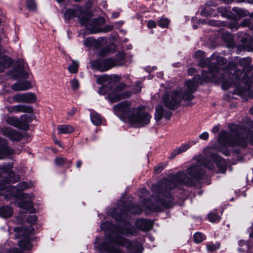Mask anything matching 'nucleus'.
I'll return each instance as SVG.
<instances>
[{
    "label": "nucleus",
    "instance_id": "f257e3e1",
    "mask_svg": "<svg viewBox=\"0 0 253 253\" xmlns=\"http://www.w3.org/2000/svg\"><path fill=\"white\" fill-rule=\"evenodd\" d=\"M204 157L198 158L196 164L191 165L187 169L186 175L183 171H180L171 176L169 179L165 183V189L159 193L158 203L164 208H169L173 205V198L169 190L180 185L192 186L196 182L205 177V170L203 167L210 170L214 168L213 162L216 164L218 171L224 173L227 169L226 161L215 154L213 148H207L204 150Z\"/></svg>",
    "mask_w": 253,
    "mask_h": 253
},
{
    "label": "nucleus",
    "instance_id": "f03ea898",
    "mask_svg": "<svg viewBox=\"0 0 253 253\" xmlns=\"http://www.w3.org/2000/svg\"><path fill=\"white\" fill-rule=\"evenodd\" d=\"M100 228L105 231H110V234L106 237V242L103 245L101 249L107 253H124L115 247L116 245L126 247L130 253H140L142 251V247L140 243L136 241L130 242L120 235V234H132L130 225H126V229H117L111 223L106 222L101 224Z\"/></svg>",
    "mask_w": 253,
    "mask_h": 253
},
{
    "label": "nucleus",
    "instance_id": "7ed1b4c3",
    "mask_svg": "<svg viewBox=\"0 0 253 253\" xmlns=\"http://www.w3.org/2000/svg\"><path fill=\"white\" fill-rule=\"evenodd\" d=\"M12 165L4 164L0 167L3 176H0V195H2L6 199L9 200L12 197L18 198L22 197V191L25 190L30 187V184L26 181L19 182L16 187H12L11 183H14L19 177L14 176V172L11 170Z\"/></svg>",
    "mask_w": 253,
    "mask_h": 253
},
{
    "label": "nucleus",
    "instance_id": "20e7f679",
    "mask_svg": "<svg viewBox=\"0 0 253 253\" xmlns=\"http://www.w3.org/2000/svg\"><path fill=\"white\" fill-rule=\"evenodd\" d=\"M220 69L216 66H210L209 72L202 71V76L199 75H195L192 81H187L185 82L184 87L188 94L193 93L197 89L198 84L205 82L215 81L219 79Z\"/></svg>",
    "mask_w": 253,
    "mask_h": 253
},
{
    "label": "nucleus",
    "instance_id": "39448f33",
    "mask_svg": "<svg viewBox=\"0 0 253 253\" xmlns=\"http://www.w3.org/2000/svg\"><path fill=\"white\" fill-rule=\"evenodd\" d=\"M151 119V115L144 110V107L139 106L135 108L128 121L134 127H140L149 124Z\"/></svg>",
    "mask_w": 253,
    "mask_h": 253
},
{
    "label": "nucleus",
    "instance_id": "423d86ee",
    "mask_svg": "<svg viewBox=\"0 0 253 253\" xmlns=\"http://www.w3.org/2000/svg\"><path fill=\"white\" fill-rule=\"evenodd\" d=\"M15 232V237L16 239H21L18 244L20 248L25 250L31 249L32 245L30 242L29 236L34 232V228L29 226L26 228L24 226L16 227L13 229Z\"/></svg>",
    "mask_w": 253,
    "mask_h": 253
},
{
    "label": "nucleus",
    "instance_id": "0eeeda50",
    "mask_svg": "<svg viewBox=\"0 0 253 253\" xmlns=\"http://www.w3.org/2000/svg\"><path fill=\"white\" fill-rule=\"evenodd\" d=\"M135 108L132 106L130 101H124L114 105L113 109L116 115L129 121Z\"/></svg>",
    "mask_w": 253,
    "mask_h": 253
},
{
    "label": "nucleus",
    "instance_id": "6e6552de",
    "mask_svg": "<svg viewBox=\"0 0 253 253\" xmlns=\"http://www.w3.org/2000/svg\"><path fill=\"white\" fill-rule=\"evenodd\" d=\"M111 62L110 58L103 60H94L91 62V67L102 72L106 71L113 67Z\"/></svg>",
    "mask_w": 253,
    "mask_h": 253
},
{
    "label": "nucleus",
    "instance_id": "1a4fd4ad",
    "mask_svg": "<svg viewBox=\"0 0 253 253\" xmlns=\"http://www.w3.org/2000/svg\"><path fill=\"white\" fill-rule=\"evenodd\" d=\"M0 37V72H3L5 69L9 68L12 64V60L9 56L5 55H2V53H5L3 43L1 42Z\"/></svg>",
    "mask_w": 253,
    "mask_h": 253
},
{
    "label": "nucleus",
    "instance_id": "9d476101",
    "mask_svg": "<svg viewBox=\"0 0 253 253\" xmlns=\"http://www.w3.org/2000/svg\"><path fill=\"white\" fill-rule=\"evenodd\" d=\"M181 96H164L163 103L166 108L169 110H175L180 105Z\"/></svg>",
    "mask_w": 253,
    "mask_h": 253
},
{
    "label": "nucleus",
    "instance_id": "9b49d317",
    "mask_svg": "<svg viewBox=\"0 0 253 253\" xmlns=\"http://www.w3.org/2000/svg\"><path fill=\"white\" fill-rule=\"evenodd\" d=\"M0 131L5 136L8 137L12 141H19L23 136L21 133L17 130L9 127L2 128Z\"/></svg>",
    "mask_w": 253,
    "mask_h": 253
},
{
    "label": "nucleus",
    "instance_id": "f8f14e48",
    "mask_svg": "<svg viewBox=\"0 0 253 253\" xmlns=\"http://www.w3.org/2000/svg\"><path fill=\"white\" fill-rule=\"evenodd\" d=\"M198 142V139L196 138L194 140H190L187 143L182 144L180 146L173 151L169 156V158L172 159L176 155L186 151L188 149L190 148V147L196 144Z\"/></svg>",
    "mask_w": 253,
    "mask_h": 253
},
{
    "label": "nucleus",
    "instance_id": "ddd939ff",
    "mask_svg": "<svg viewBox=\"0 0 253 253\" xmlns=\"http://www.w3.org/2000/svg\"><path fill=\"white\" fill-rule=\"evenodd\" d=\"M20 198L22 199V201L18 204L20 208L25 209L31 212L35 211L33 209V204L31 201L32 196L31 195L24 194Z\"/></svg>",
    "mask_w": 253,
    "mask_h": 253
},
{
    "label": "nucleus",
    "instance_id": "4468645a",
    "mask_svg": "<svg viewBox=\"0 0 253 253\" xmlns=\"http://www.w3.org/2000/svg\"><path fill=\"white\" fill-rule=\"evenodd\" d=\"M130 86L128 82L127 83H120L117 84L113 88L111 89L110 92L108 95L114 94V95H125V93L128 90ZM126 95H128L126 94Z\"/></svg>",
    "mask_w": 253,
    "mask_h": 253
},
{
    "label": "nucleus",
    "instance_id": "2eb2a0df",
    "mask_svg": "<svg viewBox=\"0 0 253 253\" xmlns=\"http://www.w3.org/2000/svg\"><path fill=\"white\" fill-rule=\"evenodd\" d=\"M7 141L0 137V159H4L12 154L13 150L7 145Z\"/></svg>",
    "mask_w": 253,
    "mask_h": 253
},
{
    "label": "nucleus",
    "instance_id": "dca6fc26",
    "mask_svg": "<svg viewBox=\"0 0 253 253\" xmlns=\"http://www.w3.org/2000/svg\"><path fill=\"white\" fill-rule=\"evenodd\" d=\"M171 113L169 111L164 109L161 104H159L156 107L155 113V119L157 121H160L162 118L169 119L171 116Z\"/></svg>",
    "mask_w": 253,
    "mask_h": 253
},
{
    "label": "nucleus",
    "instance_id": "f3484780",
    "mask_svg": "<svg viewBox=\"0 0 253 253\" xmlns=\"http://www.w3.org/2000/svg\"><path fill=\"white\" fill-rule=\"evenodd\" d=\"M242 72L241 70L236 71L235 72V74L233 75V78H235L234 81L233 83H230L229 82H225L223 81V76L221 77V81L222 82V88L223 89L226 90L228 89L230 87L232 86V84H237L241 82L244 83V80L243 78H242L241 80L240 77L239 76V75H242Z\"/></svg>",
    "mask_w": 253,
    "mask_h": 253
},
{
    "label": "nucleus",
    "instance_id": "a211bd4d",
    "mask_svg": "<svg viewBox=\"0 0 253 253\" xmlns=\"http://www.w3.org/2000/svg\"><path fill=\"white\" fill-rule=\"evenodd\" d=\"M110 58L113 67L123 66L126 62V54L124 51L119 52L114 58Z\"/></svg>",
    "mask_w": 253,
    "mask_h": 253
},
{
    "label": "nucleus",
    "instance_id": "6ab92c4d",
    "mask_svg": "<svg viewBox=\"0 0 253 253\" xmlns=\"http://www.w3.org/2000/svg\"><path fill=\"white\" fill-rule=\"evenodd\" d=\"M135 225L140 230L147 231L150 230L152 226V223L148 220L140 219L136 221Z\"/></svg>",
    "mask_w": 253,
    "mask_h": 253
},
{
    "label": "nucleus",
    "instance_id": "aec40b11",
    "mask_svg": "<svg viewBox=\"0 0 253 253\" xmlns=\"http://www.w3.org/2000/svg\"><path fill=\"white\" fill-rule=\"evenodd\" d=\"M5 121L9 125L18 128H24V123L18 118L7 117L5 118Z\"/></svg>",
    "mask_w": 253,
    "mask_h": 253
},
{
    "label": "nucleus",
    "instance_id": "412c9836",
    "mask_svg": "<svg viewBox=\"0 0 253 253\" xmlns=\"http://www.w3.org/2000/svg\"><path fill=\"white\" fill-rule=\"evenodd\" d=\"M31 86L30 84L28 81L18 82L11 86L12 90L14 91L25 90Z\"/></svg>",
    "mask_w": 253,
    "mask_h": 253
},
{
    "label": "nucleus",
    "instance_id": "4be33fe9",
    "mask_svg": "<svg viewBox=\"0 0 253 253\" xmlns=\"http://www.w3.org/2000/svg\"><path fill=\"white\" fill-rule=\"evenodd\" d=\"M84 44L86 47H93L95 48H99L102 46L101 42L92 37L86 38L84 41Z\"/></svg>",
    "mask_w": 253,
    "mask_h": 253
},
{
    "label": "nucleus",
    "instance_id": "5701e85b",
    "mask_svg": "<svg viewBox=\"0 0 253 253\" xmlns=\"http://www.w3.org/2000/svg\"><path fill=\"white\" fill-rule=\"evenodd\" d=\"M13 101L15 102H32L36 100V96H13Z\"/></svg>",
    "mask_w": 253,
    "mask_h": 253
},
{
    "label": "nucleus",
    "instance_id": "b1692460",
    "mask_svg": "<svg viewBox=\"0 0 253 253\" xmlns=\"http://www.w3.org/2000/svg\"><path fill=\"white\" fill-rule=\"evenodd\" d=\"M234 62L236 64L240 65L243 69H245L250 66L252 62V59L250 57L240 59L238 57H235Z\"/></svg>",
    "mask_w": 253,
    "mask_h": 253
},
{
    "label": "nucleus",
    "instance_id": "393cba45",
    "mask_svg": "<svg viewBox=\"0 0 253 253\" xmlns=\"http://www.w3.org/2000/svg\"><path fill=\"white\" fill-rule=\"evenodd\" d=\"M90 117L91 121L93 125L95 126H99L101 125L102 118L97 113L93 111H91Z\"/></svg>",
    "mask_w": 253,
    "mask_h": 253
},
{
    "label": "nucleus",
    "instance_id": "a878e982",
    "mask_svg": "<svg viewBox=\"0 0 253 253\" xmlns=\"http://www.w3.org/2000/svg\"><path fill=\"white\" fill-rule=\"evenodd\" d=\"M11 111L14 112L15 113H31L32 112V109L29 106L18 105L12 106L11 108Z\"/></svg>",
    "mask_w": 253,
    "mask_h": 253
},
{
    "label": "nucleus",
    "instance_id": "bb28decb",
    "mask_svg": "<svg viewBox=\"0 0 253 253\" xmlns=\"http://www.w3.org/2000/svg\"><path fill=\"white\" fill-rule=\"evenodd\" d=\"M13 213V210L9 206H2L0 208V216L3 218L10 217Z\"/></svg>",
    "mask_w": 253,
    "mask_h": 253
},
{
    "label": "nucleus",
    "instance_id": "cd10ccee",
    "mask_svg": "<svg viewBox=\"0 0 253 253\" xmlns=\"http://www.w3.org/2000/svg\"><path fill=\"white\" fill-rule=\"evenodd\" d=\"M58 130L60 133L68 134L73 132L74 129L73 127L70 125H60L57 127Z\"/></svg>",
    "mask_w": 253,
    "mask_h": 253
},
{
    "label": "nucleus",
    "instance_id": "c85d7f7f",
    "mask_svg": "<svg viewBox=\"0 0 253 253\" xmlns=\"http://www.w3.org/2000/svg\"><path fill=\"white\" fill-rule=\"evenodd\" d=\"M19 65L20 66V69L18 73V77L26 79L28 77V73L24 70V61L22 59L18 61Z\"/></svg>",
    "mask_w": 253,
    "mask_h": 253
},
{
    "label": "nucleus",
    "instance_id": "c756f323",
    "mask_svg": "<svg viewBox=\"0 0 253 253\" xmlns=\"http://www.w3.org/2000/svg\"><path fill=\"white\" fill-rule=\"evenodd\" d=\"M180 98V104L182 106H189L191 103V101L193 99V96H181Z\"/></svg>",
    "mask_w": 253,
    "mask_h": 253
},
{
    "label": "nucleus",
    "instance_id": "7c9ffc66",
    "mask_svg": "<svg viewBox=\"0 0 253 253\" xmlns=\"http://www.w3.org/2000/svg\"><path fill=\"white\" fill-rule=\"evenodd\" d=\"M77 16V10L76 9H67L64 13V17L66 20H70Z\"/></svg>",
    "mask_w": 253,
    "mask_h": 253
},
{
    "label": "nucleus",
    "instance_id": "2f4dec72",
    "mask_svg": "<svg viewBox=\"0 0 253 253\" xmlns=\"http://www.w3.org/2000/svg\"><path fill=\"white\" fill-rule=\"evenodd\" d=\"M245 38L243 39L242 41V44L240 45L238 48L240 46L242 47V49L247 51H252L253 50V40L250 42L249 43L244 44V41Z\"/></svg>",
    "mask_w": 253,
    "mask_h": 253
},
{
    "label": "nucleus",
    "instance_id": "473e14b6",
    "mask_svg": "<svg viewBox=\"0 0 253 253\" xmlns=\"http://www.w3.org/2000/svg\"><path fill=\"white\" fill-rule=\"evenodd\" d=\"M79 63L73 60L71 65L68 66V71L72 74L77 73L78 71Z\"/></svg>",
    "mask_w": 253,
    "mask_h": 253
},
{
    "label": "nucleus",
    "instance_id": "72a5a7b5",
    "mask_svg": "<svg viewBox=\"0 0 253 253\" xmlns=\"http://www.w3.org/2000/svg\"><path fill=\"white\" fill-rule=\"evenodd\" d=\"M128 211L131 213L139 214L142 212V209L138 205H131Z\"/></svg>",
    "mask_w": 253,
    "mask_h": 253
},
{
    "label": "nucleus",
    "instance_id": "f704fd0d",
    "mask_svg": "<svg viewBox=\"0 0 253 253\" xmlns=\"http://www.w3.org/2000/svg\"><path fill=\"white\" fill-rule=\"evenodd\" d=\"M118 211V209H115L113 212L112 216L113 218H114L116 220L120 221L123 220L124 218V211H122L120 214L117 213V211Z\"/></svg>",
    "mask_w": 253,
    "mask_h": 253
},
{
    "label": "nucleus",
    "instance_id": "c9c22d12",
    "mask_svg": "<svg viewBox=\"0 0 253 253\" xmlns=\"http://www.w3.org/2000/svg\"><path fill=\"white\" fill-rule=\"evenodd\" d=\"M205 239V236L200 232H197L194 235V241L200 243Z\"/></svg>",
    "mask_w": 253,
    "mask_h": 253
},
{
    "label": "nucleus",
    "instance_id": "e433bc0d",
    "mask_svg": "<svg viewBox=\"0 0 253 253\" xmlns=\"http://www.w3.org/2000/svg\"><path fill=\"white\" fill-rule=\"evenodd\" d=\"M105 99L110 103H114L120 101L122 99V96H106Z\"/></svg>",
    "mask_w": 253,
    "mask_h": 253
},
{
    "label": "nucleus",
    "instance_id": "4c0bfd02",
    "mask_svg": "<svg viewBox=\"0 0 253 253\" xmlns=\"http://www.w3.org/2000/svg\"><path fill=\"white\" fill-rule=\"evenodd\" d=\"M169 24V20L166 18H162L158 21V25L162 28H166Z\"/></svg>",
    "mask_w": 253,
    "mask_h": 253
},
{
    "label": "nucleus",
    "instance_id": "58836bf2",
    "mask_svg": "<svg viewBox=\"0 0 253 253\" xmlns=\"http://www.w3.org/2000/svg\"><path fill=\"white\" fill-rule=\"evenodd\" d=\"M26 5L30 10H34L36 8V4L34 0H27Z\"/></svg>",
    "mask_w": 253,
    "mask_h": 253
},
{
    "label": "nucleus",
    "instance_id": "ea45409f",
    "mask_svg": "<svg viewBox=\"0 0 253 253\" xmlns=\"http://www.w3.org/2000/svg\"><path fill=\"white\" fill-rule=\"evenodd\" d=\"M79 22L81 25L86 27V28H88V25L89 23V20L86 16H84L81 18H79Z\"/></svg>",
    "mask_w": 253,
    "mask_h": 253
},
{
    "label": "nucleus",
    "instance_id": "a19ab883",
    "mask_svg": "<svg viewBox=\"0 0 253 253\" xmlns=\"http://www.w3.org/2000/svg\"><path fill=\"white\" fill-rule=\"evenodd\" d=\"M141 82H136L133 88H132V92L134 94L139 93L141 90L142 85Z\"/></svg>",
    "mask_w": 253,
    "mask_h": 253
},
{
    "label": "nucleus",
    "instance_id": "79ce46f5",
    "mask_svg": "<svg viewBox=\"0 0 253 253\" xmlns=\"http://www.w3.org/2000/svg\"><path fill=\"white\" fill-rule=\"evenodd\" d=\"M19 119L24 123V128H25L27 123L30 122L32 121L31 117L28 115H23L21 116Z\"/></svg>",
    "mask_w": 253,
    "mask_h": 253
},
{
    "label": "nucleus",
    "instance_id": "37998d69",
    "mask_svg": "<svg viewBox=\"0 0 253 253\" xmlns=\"http://www.w3.org/2000/svg\"><path fill=\"white\" fill-rule=\"evenodd\" d=\"M209 219L211 222H215L219 221L220 217L216 214L211 212L209 214Z\"/></svg>",
    "mask_w": 253,
    "mask_h": 253
},
{
    "label": "nucleus",
    "instance_id": "c03bdc74",
    "mask_svg": "<svg viewBox=\"0 0 253 253\" xmlns=\"http://www.w3.org/2000/svg\"><path fill=\"white\" fill-rule=\"evenodd\" d=\"M37 217L35 215H30L27 218V222L31 224H35L37 222Z\"/></svg>",
    "mask_w": 253,
    "mask_h": 253
},
{
    "label": "nucleus",
    "instance_id": "a18cd8bd",
    "mask_svg": "<svg viewBox=\"0 0 253 253\" xmlns=\"http://www.w3.org/2000/svg\"><path fill=\"white\" fill-rule=\"evenodd\" d=\"M212 13V9L210 7L205 8L201 11V14L204 16H208Z\"/></svg>",
    "mask_w": 253,
    "mask_h": 253
},
{
    "label": "nucleus",
    "instance_id": "49530a36",
    "mask_svg": "<svg viewBox=\"0 0 253 253\" xmlns=\"http://www.w3.org/2000/svg\"><path fill=\"white\" fill-rule=\"evenodd\" d=\"M208 251L212 252L219 248L218 245L208 244L207 246Z\"/></svg>",
    "mask_w": 253,
    "mask_h": 253
},
{
    "label": "nucleus",
    "instance_id": "de8ad7c7",
    "mask_svg": "<svg viewBox=\"0 0 253 253\" xmlns=\"http://www.w3.org/2000/svg\"><path fill=\"white\" fill-rule=\"evenodd\" d=\"M232 10L236 12L240 16H244L246 15V11L241 8L234 7Z\"/></svg>",
    "mask_w": 253,
    "mask_h": 253
},
{
    "label": "nucleus",
    "instance_id": "09e8293b",
    "mask_svg": "<svg viewBox=\"0 0 253 253\" xmlns=\"http://www.w3.org/2000/svg\"><path fill=\"white\" fill-rule=\"evenodd\" d=\"M209 133L206 131L202 133L199 136V138L203 140H207L209 139Z\"/></svg>",
    "mask_w": 253,
    "mask_h": 253
},
{
    "label": "nucleus",
    "instance_id": "8fccbe9b",
    "mask_svg": "<svg viewBox=\"0 0 253 253\" xmlns=\"http://www.w3.org/2000/svg\"><path fill=\"white\" fill-rule=\"evenodd\" d=\"M211 63V60L210 58H206L202 60L200 62H199V64L201 66H205L206 65H208Z\"/></svg>",
    "mask_w": 253,
    "mask_h": 253
},
{
    "label": "nucleus",
    "instance_id": "3c124183",
    "mask_svg": "<svg viewBox=\"0 0 253 253\" xmlns=\"http://www.w3.org/2000/svg\"><path fill=\"white\" fill-rule=\"evenodd\" d=\"M164 168V166L163 164H159L155 167L154 170L156 173H160L161 172Z\"/></svg>",
    "mask_w": 253,
    "mask_h": 253
},
{
    "label": "nucleus",
    "instance_id": "603ef678",
    "mask_svg": "<svg viewBox=\"0 0 253 253\" xmlns=\"http://www.w3.org/2000/svg\"><path fill=\"white\" fill-rule=\"evenodd\" d=\"M71 85L73 89H76L79 87V82L77 80L74 79L71 81Z\"/></svg>",
    "mask_w": 253,
    "mask_h": 253
},
{
    "label": "nucleus",
    "instance_id": "864d4df0",
    "mask_svg": "<svg viewBox=\"0 0 253 253\" xmlns=\"http://www.w3.org/2000/svg\"><path fill=\"white\" fill-rule=\"evenodd\" d=\"M251 24V20L248 18L244 19L241 23V25L243 27L250 26Z\"/></svg>",
    "mask_w": 253,
    "mask_h": 253
},
{
    "label": "nucleus",
    "instance_id": "5fc2aeb1",
    "mask_svg": "<svg viewBox=\"0 0 253 253\" xmlns=\"http://www.w3.org/2000/svg\"><path fill=\"white\" fill-rule=\"evenodd\" d=\"M65 159L63 158H57L55 160V162L57 165L60 166L65 163Z\"/></svg>",
    "mask_w": 253,
    "mask_h": 253
},
{
    "label": "nucleus",
    "instance_id": "6e6d98bb",
    "mask_svg": "<svg viewBox=\"0 0 253 253\" xmlns=\"http://www.w3.org/2000/svg\"><path fill=\"white\" fill-rule=\"evenodd\" d=\"M149 28L153 29L156 27V23L153 20H149L147 24Z\"/></svg>",
    "mask_w": 253,
    "mask_h": 253
},
{
    "label": "nucleus",
    "instance_id": "4d7b16f0",
    "mask_svg": "<svg viewBox=\"0 0 253 253\" xmlns=\"http://www.w3.org/2000/svg\"><path fill=\"white\" fill-rule=\"evenodd\" d=\"M157 68V67L155 66H153L152 67L151 66H147L145 68V70L148 73H150L153 71L156 70Z\"/></svg>",
    "mask_w": 253,
    "mask_h": 253
},
{
    "label": "nucleus",
    "instance_id": "13d9d810",
    "mask_svg": "<svg viewBox=\"0 0 253 253\" xmlns=\"http://www.w3.org/2000/svg\"><path fill=\"white\" fill-rule=\"evenodd\" d=\"M219 150L222 152L224 155L226 156H228L229 155V151L228 149H225L222 147H219L218 148Z\"/></svg>",
    "mask_w": 253,
    "mask_h": 253
},
{
    "label": "nucleus",
    "instance_id": "bf43d9fd",
    "mask_svg": "<svg viewBox=\"0 0 253 253\" xmlns=\"http://www.w3.org/2000/svg\"><path fill=\"white\" fill-rule=\"evenodd\" d=\"M150 210L153 211H159L161 210V208L160 206H154L150 207Z\"/></svg>",
    "mask_w": 253,
    "mask_h": 253
},
{
    "label": "nucleus",
    "instance_id": "052dcab7",
    "mask_svg": "<svg viewBox=\"0 0 253 253\" xmlns=\"http://www.w3.org/2000/svg\"><path fill=\"white\" fill-rule=\"evenodd\" d=\"M113 29V26L112 25H106L103 28V32H107L109 31H111Z\"/></svg>",
    "mask_w": 253,
    "mask_h": 253
},
{
    "label": "nucleus",
    "instance_id": "680f3d73",
    "mask_svg": "<svg viewBox=\"0 0 253 253\" xmlns=\"http://www.w3.org/2000/svg\"><path fill=\"white\" fill-rule=\"evenodd\" d=\"M208 24L210 25H213L215 26H219L220 25L219 22L214 20H210L209 21Z\"/></svg>",
    "mask_w": 253,
    "mask_h": 253
},
{
    "label": "nucleus",
    "instance_id": "e2e57ef3",
    "mask_svg": "<svg viewBox=\"0 0 253 253\" xmlns=\"http://www.w3.org/2000/svg\"><path fill=\"white\" fill-rule=\"evenodd\" d=\"M219 129V125H216V126H214L212 127V128L211 129V131H212V132L215 133L218 131Z\"/></svg>",
    "mask_w": 253,
    "mask_h": 253
},
{
    "label": "nucleus",
    "instance_id": "0e129e2a",
    "mask_svg": "<svg viewBox=\"0 0 253 253\" xmlns=\"http://www.w3.org/2000/svg\"><path fill=\"white\" fill-rule=\"evenodd\" d=\"M9 253H22V252L18 249L14 248L11 249L9 251Z\"/></svg>",
    "mask_w": 253,
    "mask_h": 253
},
{
    "label": "nucleus",
    "instance_id": "69168bd1",
    "mask_svg": "<svg viewBox=\"0 0 253 253\" xmlns=\"http://www.w3.org/2000/svg\"><path fill=\"white\" fill-rule=\"evenodd\" d=\"M112 79L115 81H120L121 80V77L117 75H114Z\"/></svg>",
    "mask_w": 253,
    "mask_h": 253
},
{
    "label": "nucleus",
    "instance_id": "338daca9",
    "mask_svg": "<svg viewBox=\"0 0 253 253\" xmlns=\"http://www.w3.org/2000/svg\"><path fill=\"white\" fill-rule=\"evenodd\" d=\"M217 61L218 62H221L222 64H224L225 63V59L222 57L218 56L217 58Z\"/></svg>",
    "mask_w": 253,
    "mask_h": 253
},
{
    "label": "nucleus",
    "instance_id": "774afa93",
    "mask_svg": "<svg viewBox=\"0 0 253 253\" xmlns=\"http://www.w3.org/2000/svg\"><path fill=\"white\" fill-rule=\"evenodd\" d=\"M188 74L192 75L194 72H195V70L194 68H190L188 71Z\"/></svg>",
    "mask_w": 253,
    "mask_h": 253
}]
</instances>
